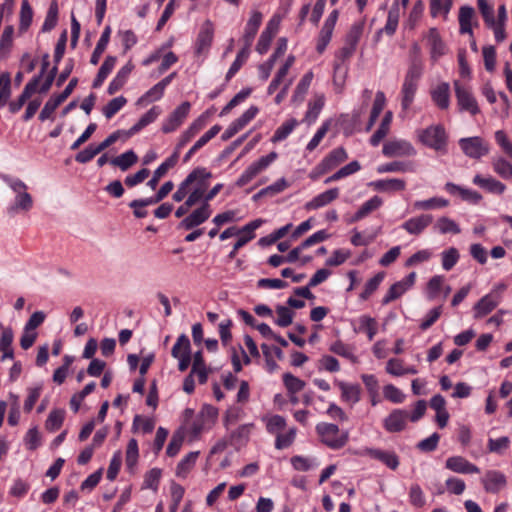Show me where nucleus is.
Wrapping results in <instances>:
<instances>
[{
    "instance_id": "1",
    "label": "nucleus",
    "mask_w": 512,
    "mask_h": 512,
    "mask_svg": "<svg viewBox=\"0 0 512 512\" xmlns=\"http://www.w3.org/2000/svg\"><path fill=\"white\" fill-rule=\"evenodd\" d=\"M423 69L424 66L421 59L416 58L409 63L400 92L401 106L404 111L408 110L414 101Z\"/></svg>"
},
{
    "instance_id": "2",
    "label": "nucleus",
    "mask_w": 512,
    "mask_h": 512,
    "mask_svg": "<svg viewBox=\"0 0 512 512\" xmlns=\"http://www.w3.org/2000/svg\"><path fill=\"white\" fill-rule=\"evenodd\" d=\"M482 19L485 25L493 30L497 42L505 39L504 26L507 21V10L505 4L498 7L497 14H495L494 7L487 1L482 0Z\"/></svg>"
},
{
    "instance_id": "3",
    "label": "nucleus",
    "mask_w": 512,
    "mask_h": 512,
    "mask_svg": "<svg viewBox=\"0 0 512 512\" xmlns=\"http://www.w3.org/2000/svg\"><path fill=\"white\" fill-rule=\"evenodd\" d=\"M2 179L16 194L14 203L8 208V213L14 215L19 211H29L33 206V199L27 192V185L20 179H13L6 175Z\"/></svg>"
},
{
    "instance_id": "4",
    "label": "nucleus",
    "mask_w": 512,
    "mask_h": 512,
    "mask_svg": "<svg viewBox=\"0 0 512 512\" xmlns=\"http://www.w3.org/2000/svg\"><path fill=\"white\" fill-rule=\"evenodd\" d=\"M316 432L321 442L334 450L344 447L349 439V432L347 430H340L337 425L332 423H318L316 425Z\"/></svg>"
},
{
    "instance_id": "5",
    "label": "nucleus",
    "mask_w": 512,
    "mask_h": 512,
    "mask_svg": "<svg viewBox=\"0 0 512 512\" xmlns=\"http://www.w3.org/2000/svg\"><path fill=\"white\" fill-rule=\"evenodd\" d=\"M277 157L278 154L272 151L268 155L251 163L238 178L236 182L237 186L242 187L251 182L257 175L266 170L277 159Z\"/></svg>"
},
{
    "instance_id": "6",
    "label": "nucleus",
    "mask_w": 512,
    "mask_h": 512,
    "mask_svg": "<svg viewBox=\"0 0 512 512\" xmlns=\"http://www.w3.org/2000/svg\"><path fill=\"white\" fill-rule=\"evenodd\" d=\"M190 108L191 105L189 102H183L176 107L163 122L161 128L162 132L167 134L176 131L189 115Z\"/></svg>"
},
{
    "instance_id": "7",
    "label": "nucleus",
    "mask_w": 512,
    "mask_h": 512,
    "mask_svg": "<svg viewBox=\"0 0 512 512\" xmlns=\"http://www.w3.org/2000/svg\"><path fill=\"white\" fill-rule=\"evenodd\" d=\"M454 88L459 109L475 115L478 111V104L470 89L462 85L458 80L454 81Z\"/></svg>"
},
{
    "instance_id": "8",
    "label": "nucleus",
    "mask_w": 512,
    "mask_h": 512,
    "mask_svg": "<svg viewBox=\"0 0 512 512\" xmlns=\"http://www.w3.org/2000/svg\"><path fill=\"white\" fill-rule=\"evenodd\" d=\"M386 157L412 156L416 153L412 144L406 140L393 139L386 142L382 149Z\"/></svg>"
},
{
    "instance_id": "9",
    "label": "nucleus",
    "mask_w": 512,
    "mask_h": 512,
    "mask_svg": "<svg viewBox=\"0 0 512 512\" xmlns=\"http://www.w3.org/2000/svg\"><path fill=\"white\" fill-rule=\"evenodd\" d=\"M214 37V27L210 20H206L200 27V31L198 33L196 43H195V53L197 55L207 54Z\"/></svg>"
},
{
    "instance_id": "10",
    "label": "nucleus",
    "mask_w": 512,
    "mask_h": 512,
    "mask_svg": "<svg viewBox=\"0 0 512 512\" xmlns=\"http://www.w3.org/2000/svg\"><path fill=\"white\" fill-rule=\"evenodd\" d=\"M338 15H339L338 11L333 10L329 14V16L326 18V20L323 24L321 31L319 33L318 41H317V45H316V50L319 53H323L324 50L326 49L327 45L329 44V42L332 38V34L334 31L336 22L338 20Z\"/></svg>"
},
{
    "instance_id": "11",
    "label": "nucleus",
    "mask_w": 512,
    "mask_h": 512,
    "mask_svg": "<svg viewBox=\"0 0 512 512\" xmlns=\"http://www.w3.org/2000/svg\"><path fill=\"white\" fill-rule=\"evenodd\" d=\"M263 15L258 10H253L244 28V33L241 41L244 43L243 48L250 50L258 29L262 23Z\"/></svg>"
},
{
    "instance_id": "12",
    "label": "nucleus",
    "mask_w": 512,
    "mask_h": 512,
    "mask_svg": "<svg viewBox=\"0 0 512 512\" xmlns=\"http://www.w3.org/2000/svg\"><path fill=\"white\" fill-rule=\"evenodd\" d=\"M211 178L212 174L210 171L204 167H198L188 174L185 178V182L189 189L192 188L207 191Z\"/></svg>"
},
{
    "instance_id": "13",
    "label": "nucleus",
    "mask_w": 512,
    "mask_h": 512,
    "mask_svg": "<svg viewBox=\"0 0 512 512\" xmlns=\"http://www.w3.org/2000/svg\"><path fill=\"white\" fill-rule=\"evenodd\" d=\"M421 141L435 149H441L446 142L445 131L441 126H432L422 131Z\"/></svg>"
},
{
    "instance_id": "14",
    "label": "nucleus",
    "mask_w": 512,
    "mask_h": 512,
    "mask_svg": "<svg viewBox=\"0 0 512 512\" xmlns=\"http://www.w3.org/2000/svg\"><path fill=\"white\" fill-rule=\"evenodd\" d=\"M40 80H41V75H37V76L33 77L25 85L20 96L15 101L10 102L9 109L12 113H16L19 110H21V108L26 103V101L37 91Z\"/></svg>"
},
{
    "instance_id": "15",
    "label": "nucleus",
    "mask_w": 512,
    "mask_h": 512,
    "mask_svg": "<svg viewBox=\"0 0 512 512\" xmlns=\"http://www.w3.org/2000/svg\"><path fill=\"white\" fill-rule=\"evenodd\" d=\"M409 419V413L402 409L393 410L384 420V427L388 432L402 431Z\"/></svg>"
},
{
    "instance_id": "16",
    "label": "nucleus",
    "mask_w": 512,
    "mask_h": 512,
    "mask_svg": "<svg viewBox=\"0 0 512 512\" xmlns=\"http://www.w3.org/2000/svg\"><path fill=\"white\" fill-rule=\"evenodd\" d=\"M335 384L341 392V400L351 407L357 404L361 399V387L358 384H351L344 381H335Z\"/></svg>"
},
{
    "instance_id": "17",
    "label": "nucleus",
    "mask_w": 512,
    "mask_h": 512,
    "mask_svg": "<svg viewBox=\"0 0 512 512\" xmlns=\"http://www.w3.org/2000/svg\"><path fill=\"white\" fill-rule=\"evenodd\" d=\"M211 215L209 203H203L201 207L194 210L189 216L181 221V226L187 230L204 223Z\"/></svg>"
},
{
    "instance_id": "18",
    "label": "nucleus",
    "mask_w": 512,
    "mask_h": 512,
    "mask_svg": "<svg viewBox=\"0 0 512 512\" xmlns=\"http://www.w3.org/2000/svg\"><path fill=\"white\" fill-rule=\"evenodd\" d=\"M433 221L429 214H422L408 219L402 224V228L411 235L421 234Z\"/></svg>"
},
{
    "instance_id": "19",
    "label": "nucleus",
    "mask_w": 512,
    "mask_h": 512,
    "mask_svg": "<svg viewBox=\"0 0 512 512\" xmlns=\"http://www.w3.org/2000/svg\"><path fill=\"white\" fill-rule=\"evenodd\" d=\"M364 454L369 456L370 458L382 462L391 470H396L399 466V458L395 452L367 448L365 449Z\"/></svg>"
},
{
    "instance_id": "20",
    "label": "nucleus",
    "mask_w": 512,
    "mask_h": 512,
    "mask_svg": "<svg viewBox=\"0 0 512 512\" xmlns=\"http://www.w3.org/2000/svg\"><path fill=\"white\" fill-rule=\"evenodd\" d=\"M339 196V189L338 188H332L329 190L324 191L323 193H320L319 195L312 198L310 201H308L304 208L307 211L311 210H317L322 207L327 206L331 202H333L335 199H337Z\"/></svg>"
},
{
    "instance_id": "21",
    "label": "nucleus",
    "mask_w": 512,
    "mask_h": 512,
    "mask_svg": "<svg viewBox=\"0 0 512 512\" xmlns=\"http://www.w3.org/2000/svg\"><path fill=\"white\" fill-rule=\"evenodd\" d=\"M431 98L434 104L442 109L446 110L450 106V85L447 82H441L437 84L431 90Z\"/></svg>"
},
{
    "instance_id": "22",
    "label": "nucleus",
    "mask_w": 512,
    "mask_h": 512,
    "mask_svg": "<svg viewBox=\"0 0 512 512\" xmlns=\"http://www.w3.org/2000/svg\"><path fill=\"white\" fill-rule=\"evenodd\" d=\"M263 222L264 221L262 219L253 220L240 230V233L237 235L238 239L233 246V250L230 256H232L240 247L244 246L247 242L254 238V231L258 229L263 224Z\"/></svg>"
},
{
    "instance_id": "23",
    "label": "nucleus",
    "mask_w": 512,
    "mask_h": 512,
    "mask_svg": "<svg viewBox=\"0 0 512 512\" xmlns=\"http://www.w3.org/2000/svg\"><path fill=\"white\" fill-rule=\"evenodd\" d=\"M445 466L447 469L461 474H472L479 471L477 466L471 464L461 456L449 457L445 462Z\"/></svg>"
},
{
    "instance_id": "24",
    "label": "nucleus",
    "mask_w": 512,
    "mask_h": 512,
    "mask_svg": "<svg viewBox=\"0 0 512 512\" xmlns=\"http://www.w3.org/2000/svg\"><path fill=\"white\" fill-rule=\"evenodd\" d=\"M369 185L376 191L392 193L403 191L406 187V182L403 179L391 178L373 181Z\"/></svg>"
},
{
    "instance_id": "25",
    "label": "nucleus",
    "mask_w": 512,
    "mask_h": 512,
    "mask_svg": "<svg viewBox=\"0 0 512 512\" xmlns=\"http://www.w3.org/2000/svg\"><path fill=\"white\" fill-rule=\"evenodd\" d=\"M399 18H400L399 1H395L392 4V6L388 12L387 21H386L385 26L382 29L378 30L377 34L381 35L382 33H386L387 35H390V36L393 35L397 30Z\"/></svg>"
},
{
    "instance_id": "26",
    "label": "nucleus",
    "mask_w": 512,
    "mask_h": 512,
    "mask_svg": "<svg viewBox=\"0 0 512 512\" xmlns=\"http://www.w3.org/2000/svg\"><path fill=\"white\" fill-rule=\"evenodd\" d=\"M205 126V119L199 117L180 135L176 145L177 150H181L188 142L192 140Z\"/></svg>"
},
{
    "instance_id": "27",
    "label": "nucleus",
    "mask_w": 512,
    "mask_h": 512,
    "mask_svg": "<svg viewBox=\"0 0 512 512\" xmlns=\"http://www.w3.org/2000/svg\"><path fill=\"white\" fill-rule=\"evenodd\" d=\"M427 40L430 46L431 59L436 61L439 57L445 54V45L435 28H431L429 30L427 34Z\"/></svg>"
},
{
    "instance_id": "28",
    "label": "nucleus",
    "mask_w": 512,
    "mask_h": 512,
    "mask_svg": "<svg viewBox=\"0 0 512 512\" xmlns=\"http://www.w3.org/2000/svg\"><path fill=\"white\" fill-rule=\"evenodd\" d=\"M506 485V477L499 471H488L485 476V489L488 492L496 493Z\"/></svg>"
},
{
    "instance_id": "29",
    "label": "nucleus",
    "mask_w": 512,
    "mask_h": 512,
    "mask_svg": "<svg viewBox=\"0 0 512 512\" xmlns=\"http://www.w3.org/2000/svg\"><path fill=\"white\" fill-rule=\"evenodd\" d=\"M348 159V154L343 147H338L329 152L321 162L327 168L328 171L335 169L341 163Z\"/></svg>"
},
{
    "instance_id": "30",
    "label": "nucleus",
    "mask_w": 512,
    "mask_h": 512,
    "mask_svg": "<svg viewBox=\"0 0 512 512\" xmlns=\"http://www.w3.org/2000/svg\"><path fill=\"white\" fill-rule=\"evenodd\" d=\"M454 0H429L430 15L435 18L442 16L447 19L450 13Z\"/></svg>"
},
{
    "instance_id": "31",
    "label": "nucleus",
    "mask_w": 512,
    "mask_h": 512,
    "mask_svg": "<svg viewBox=\"0 0 512 512\" xmlns=\"http://www.w3.org/2000/svg\"><path fill=\"white\" fill-rule=\"evenodd\" d=\"M474 16V9L470 6H462L459 10V26L460 33L469 34L472 36V19Z\"/></svg>"
},
{
    "instance_id": "32",
    "label": "nucleus",
    "mask_w": 512,
    "mask_h": 512,
    "mask_svg": "<svg viewBox=\"0 0 512 512\" xmlns=\"http://www.w3.org/2000/svg\"><path fill=\"white\" fill-rule=\"evenodd\" d=\"M116 61H117V58L115 56H107L105 58L104 62L102 63V65L96 75V78L93 81V84H92L93 88H99L103 84L105 79L108 77V75L111 73V71L115 67Z\"/></svg>"
},
{
    "instance_id": "33",
    "label": "nucleus",
    "mask_w": 512,
    "mask_h": 512,
    "mask_svg": "<svg viewBox=\"0 0 512 512\" xmlns=\"http://www.w3.org/2000/svg\"><path fill=\"white\" fill-rule=\"evenodd\" d=\"M313 77H314L313 72L308 71L300 79L299 83L297 84V86L294 90V94L292 96V101L294 103H301L304 100L305 95H306V93L311 85V82L313 80Z\"/></svg>"
},
{
    "instance_id": "34",
    "label": "nucleus",
    "mask_w": 512,
    "mask_h": 512,
    "mask_svg": "<svg viewBox=\"0 0 512 512\" xmlns=\"http://www.w3.org/2000/svg\"><path fill=\"white\" fill-rule=\"evenodd\" d=\"M445 188L450 194L457 195L464 201H467L470 203L478 202L479 196L475 191L455 185L453 183H447L445 185Z\"/></svg>"
},
{
    "instance_id": "35",
    "label": "nucleus",
    "mask_w": 512,
    "mask_h": 512,
    "mask_svg": "<svg viewBox=\"0 0 512 512\" xmlns=\"http://www.w3.org/2000/svg\"><path fill=\"white\" fill-rule=\"evenodd\" d=\"M13 332L10 329L4 330L0 338V351L2 352L1 360L14 358V351L12 348Z\"/></svg>"
},
{
    "instance_id": "36",
    "label": "nucleus",
    "mask_w": 512,
    "mask_h": 512,
    "mask_svg": "<svg viewBox=\"0 0 512 512\" xmlns=\"http://www.w3.org/2000/svg\"><path fill=\"white\" fill-rule=\"evenodd\" d=\"M434 230L440 234H459L461 229L459 225L448 217L439 218L435 225Z\"/></svg>"
},
{
    "instance_id": "37",
    "label": "nucleus",
    "mask_w": 512,
    "mask_h": 512,
    "mask_svg": "<svg viewBox=\"0 0 512 512\" xmlns=\"http://www.w3.org/2000/svg\"><path fill=\"white\" fill-rule=\"evenodd\" d=\"M327 237V233L324 230L317 231L310 237H308L304 242H302L301 245L298 247L293 248L288 256H298L304 249L319 244Z\"/></svg>"
},
{
    "instance_id": "38",
    "label": "nucleus",
    "mask_w": 512,
    "mask_h": 512,
    "mask_svg": "<svg viewBox=\"0 0 512 512\" xmlns=\"http://www.w3.org/2000/svg\"><path fill=\"white\" fill-rule=\"evenodd\" d=\"M110 32H111L110 27H106L105 30L103 31V33L101 34V37L98 40L96 47L92 53L91 59H90V63L92 65L98 64L101 55L103 54V52L105 51V49L108 45V42L110 39Z\"/></svg>"
},
{
    "instance_id": "39",
    "label": "nucleus",
    "mask_w": 512,
    "mask_h": 512,
    "mask_svg": "<svg viewBox=\"0 0 512 512\" xmlns=\"http://www.w3.org/2000/svg\"><path fill=\"white\" fill-rule=\"evenodd\" d=\"M138 160L137 155L134 153V151L129 150L125 153L119 155L118 157H115L111 160V164L114 166L119 167L122 171H126L129 169L132 165H134Z\"/></svg>"
},
{
    "instance_id": "40",
    "label": "nucleus",
    "mask_w": 512,
    "mask_h": 512,
    "mask_svg": "<svg viewBox=\"0 0 512 512\" xmlns=\"http://www.w3.org/2000/svg\"><path fill=\"white\" fill-rule=\"evenodd\" d=\"M365 27V20H360L358 22H355L351 28L349 29L346 38L345 43L348 45H351L353 47H357L358 42L363 34Z\"/></svg>"
},
{
    "instance_id": "41",
    "label": "nucleus",
    "mask_w": 512,
    "mask_h": 512,
    "mask_svg": "<svg viewBox=\"0 0 512 512\" xmlns=\"http://www.w3.org/2000/svg\"><path fill=\"white\" fill-rule=\"evenodd\" d=\"M198 455V451L190 452L187 454L177 465V476L185 477L195 465Z\"/></svg>"
},
{
    "instance_id": "42",
    "label": "nucleus",
    "mask_w": 512,
    "mask_h": 512,
    "mask_svg": "<svg viewBox=\"0 0 512 512\" xmlns=\"http://www.w3.org/2000/svg\"><path fill=\"white\" fill-rule=\"evenodd\" d=\"M460 146L466 155L473 158L480 156V140L478 137L461 139Z\"/></svg>"
},
{
    "instance_id": "43",
    "label": "nucleus",
    "mask_w": 512,
    "mask_h": 512,
    "mask_svg": "<svg viewBox=\"0 0 512 512\" xmlns=\"http://www.w3.org/2000/svg\"><path fill=\"white\" fill-rule=\"evenodd\" d=\"M64 101L59 98L58 95H53L50 99L45 103L43 109L39 114V119L41 121H45L47 119H51L54 111L63 103Z\"/></svg>"
},
{
    "instance_id": "44",
    "label": "nucleus",
    "mask_w": 512,
    "mask_h": 512,
    "mask_svg": "<svg viewBox=\"0 0 512 512\" xmlns=\"http://www.w3.org/2000/svg\"><path fill=\"white\" fill-rule=\"evenodd\" d=\"M164 91L165 88L158 82L139 98L138 103L148 104L158 101L163 97Z\"/></svg>"
},
{
    "instance_id": "45",
    "label": "nucleus",
    "mask_w": 512,
    "mask_h": 512,
    "mask_svg": "<svg viewBox=\"0 0 512 512\" xmlns=\"http://www.w3.org/2000/svg\"><path fill=\"white\" fill-rule=\"evenodd\" d=\"M383 201L379 196H373L368 201L363 203L355 214V219L359 220L367 216L372 211L378 209L382 205Z\"/></svg>"
},
{
    "instance_id": "46",
    "label": "nucleus",
    "mask_w": 512,
    "mask_h": 512,
    "mask_svg": "<svg viewBox=\"0 0 512 512\" xmlns=\"http://www.w3.org/2000/svg\"><path fill=\"white\" fill-rule=\"evenodd\" d=\"M160 114V110L158 107H152L149 111H147L142 117L139 119V121L131 128L132 133H136L149 125L150 123L154 122L157 117Z\"/></svg>"
},
{
    "instance_id": "47",
    "label": "nucleus",
    "mask_w": 512,
    "mask_h": 512,
    "mask_svg": "<svg viewBox=\"0 0 512 512\" xmlns=\"http://www.w3.org/2000/svg\"><path fill=\"white\" fill-rule=\"evenodd\" d=\"M414 171L412 164L394 161L391 163L382 164L377 167L378 173L388 172H412Z\"/></svg>"
},
{
    "instance_id": "48",
    "label": "nucleus",
    "mask_w": 512,
    "mask_h": 512,
    "mask_svg": "<svg viewBox=\"0 0 512 512\" xmlns=\"http://www.w3.org/2000/svg\"><path fill=\"white\" fill-rule=\"evenodd\" d=\"M250 54V50L247 48H242L232 65L230 66L227 74H226V81H229L242 67V65L247 61Z\"/></svg>"
},
{
    "instance_id": "49",
    "label": "nucleus",
    "mask_w": 512,
    "mask_h": 512,
    "mask_svg": "<svg viewBox=\"0 0 512 512\" xmlns=\"http://www.w3.org/2000/svg\"><path fill=\"white\" fill-rule=\"evenodd\" d=\"M448 205V201L443 198L433 197L427 200L415 201L413 206L417 210H430L435 208H442Z\"/></svg>"
},
{
    "instance_id": "50",
    "label": "nucleus",
    "mask_w": 512,
    "mask_h": 512,
    "mask_svg": "<svg viewBox=\"0 0 512 512\" xmlns=\"http://www.w3.org/2000/svg\"><path fill=\"white\" fill-rule=\"evenodd\" d=\"M64 417H65L64 410H57V409L52 410L49 413L48 418L45 422L46 429L51 432L58 430L63 424Z\"/></svg>"
},
{
    "instance_id": "51",
    "label": "nucleus",
    "mask_w": 512,
    "mask_h": 512,
    "mask_svg": "<svg viewBox=\"0 0 512 512\" xmlns=\"http://www.w3.org/2000/svg\"><path fill=\"white\" fill-rule=\"evenodd\" d=\"M283 383L290 394H296L305 387V382L291 373L283 374Z\"/></svg>"
},
{
    "instance_id": "52",
    "label": "nucleus",
    "mask_w": 512,
    "mask_h": 512,
    "mask_svg": "<svg viewBox=\"0 0 512 512\" xmlns=\"http://www.w3.org/2000/svg\"><path fill=\"white\" fill-rule=\"evenodd\" d=\"M190 340L185 334H181L172 347L171 354L174 358L182 357L190 353Z\"/></svg>"
},
{
    "instance_id": "53",
    "label": "nucleus",
    "mask_w": 512,
    "mask_h": 512,
    "mask_svg": "<svg viewBox=\"0 0 512 512\" xmlns=\"http://www.w3.org/2000/svg\"><path fill=\"white\" fill-rule=\"evenodd\" d=\"M32 18H33L32 8H31L28 0H23L21 3V10H20L19 30L26 31L29 28V26L31 25Z\"/></svg>"
},
{
    "instance_id": "54",
    "label": "nucleus",
    "mask_w": 512,
    "mask_h": 512,
    "mask_svg": "<svg viewBox=\"0 0 512 512\" xmlns=\"http://www.w3.org/2000/svg\"><path fill=\"white\" fill-rule=\"evenodd\" d=\"M409 288L406 286V284L401 280L396 283H394L389 290L387 291L386 295L384 296L382 302L383 304H388L391 301H394L398 299L400 296H402Z\"/></svg>"
},
{
    "instance_id": "55",
    "label": "nucleus",
    "mask_w": 512,
    "mask_h": 512,
    "mask_svg": "<svg viewBox=\"0 0 512 512\" xmlns=\"http://www.w3.org/2000/svg\"><path fill=\"white\" fill-rule=\"evenodd\" d=\"M127 100L123 96H119L110 100L107 105L103 108V114L107 119H111L118 111H120Z\"/></svg>"
},
{
    "instance_id": "56",
    "label": "nucleus",
    "mask_w": 512,
    "mask_h": 512,
    "mask_svg": "<svg viewBox=\"0 0 512 512\" xmlns=\"http://www.w3.org/2000/svg\"><path fill=\"white\" fill-rule=\"evenodd\" d=\"M493 169L504 179L512 178V164L502 157L493 160Z\"/></svg>"
},
{
    "instance_id": "57",
    "label": "nucleus",
    "mask_w": 512,
    "mask_h": 512,
    "mask_svg": "<svg viewBox=\"0 0 512 512\" xmlns=\"http://www.w3.org/2000/svg\"><path fill=\"white\" fill-rule=\"evenodd\" d=\"M261 349H262L263 355L266 358V364H267V367H268L269 371L275 370L277 368V364L273 360V358L271 359V352L270 351H274L275 356L278 359H282V357H283L282 350L280 348L276 347V346H270L268 344H262L261 345Z\"/></svg>"
},
{
    "instance_id": "58",
    "label": "nucleus",
    "mask_w": 512,
    "mask_h": 512,
    "mask_svg": "<svg viewBox=\"0 0 512 512\" xmlns=\"http://www.w3.org/2000/svg\"><path fill=\"white\" fill-rule=\"evenodd\" d=\"M482 189L492 194L501 195L504 193L506 186L499 180L489 176L482 178Z\"/></svg>"
},
{
    "instance_id": "59",
    "label": "nucleus",
    "mask_w": 512,
    "mask_h": 512,
    "mask_svg": "<svg viewBox=\"0 0 512 512\" xmlns=\"http://www.w3.org/2000/svg\"><path fill=\"white\" fill-rule=\"evenodd\" d=\"M359 331L367 334L371 341L377 333V323L374 318L362 316L359 319Z\"/></svg>"
},
{
    "instance_id": "60",
    "label": "nucleus",
    "mask_w": 512,
    "mask_h": 512,
    "mask_svg": "<svg viewBox=\"0 0 512 512\" xmlns=\"http://www.w3.org/2000/svg\"><path fill=\"white\" fill-rule=\"evenodd\" d=\"M11 95V79L9 73L0 75V107L6 105Z\"/></svg>"
},
{
    "instance_id": "61",
    "label": "nucleus",
    "mask_w": 512,
    "mask_h": 512,
    "mask_svg": "<svg viewBox=\"0 0 512 512\" xmlns=\"http://www.w3.org/2000/svg\"><path fill=\"white\" fill-rule=\"evenodd\" d=\"M296 125H297V121L295 119H291V120H288L285 123H283L275 131V133L271 139L272 142L275 143V142H279V141L286 139L289 136V134L294 130Z\"/></svg>"
},
{
    "instance_id": "62",
    "label": "nucleus",
    "mask_w": 512,
    "mask_h": 512,
    "mask_svg": "<svg viewBox=\"0 0 512 512\" xmlns=\"http://www.w3.org/2000/svg\"><path fill=\"white\" fill-rule=\"evenodd\" d=\"M384 272L377 273L373 278H371L366 284L363 292L360 294V298L362 300L368 299L379 287L380 283L384 279Z\"/></svg>"
},
{
    "instance_id": "63",
    "label": "nucleus",
    "mask_w": 512,
    "mask_h": 512,
    "mask_svg": "<svg viewBox=\"0 0 512 512\" xmlns=\"http://www.w3.org/2000/svg\"><path fill=\"white\" fill-rule=\"evenodd\" d=\"M330 351L346 359H349L353 363L357 362V357L354 355L352 349L341 341H336L331 344Z\"/></svg>"
},
{
    "instance_id": "64",
    "label": "nucleus",
    "mask_w": 512,
    "mask_h": 512,
    "mask_svg": "<svg viewBox=\"0 0 512 512\" xmlns=\"http://www.w3.org/2000/svg\"><path fill=\"white\" fill-rule=\"evenodd\" d=\"M277 319L275 323L280 327H287L293 322L294 312L286 306H277Z\"/></svg>"
}]
</instances>
